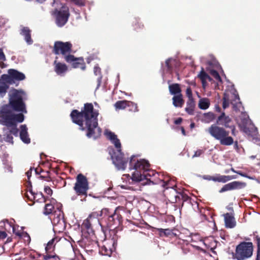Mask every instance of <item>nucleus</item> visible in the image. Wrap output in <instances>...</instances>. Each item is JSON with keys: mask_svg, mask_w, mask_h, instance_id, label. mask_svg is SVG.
I'll return each instance as SVG.
<instances>
[{"mask_svg": "<svg viewBox=\"0 0 260 260\" xmlns=\"http://www.w3.org/2000/svg\"><path fill=\"white\" fill-rule=\"evenodd\" d=\"M6 60L5 55L2 49L0 48V60L5 61Z\"/></svg>", "mask_w": 260, "mask_h": 260, "instance_id": "864d4df0", "label": "nucleus"}, {"mask_svg": "<svg viewBox=\"0 0 260 260\" xmlns=\"http://www.w3.org/2000/svg\"><path fill=\"white\" fill-rule=\"evenodd\" d=\"M233 96H234V100H233V101H231V104L233 106V109L234 110H236V105L239 103V104H240V102H239L240 101V98H239V96L238 94H233Z\"/></svg>", "mask_w": 260, "mask_h": 260, "instance_id": "37998d69", "label": "nucleus"}, {"mask_svg": "<svg viewBox=\"0 0 260 260\" xmlns=\"http://www.w3.org/2000/svg\"><path fill=\"white\" fill-rule=\"evenodd\" d=\"M72 44L70 42L56 41L54 43L52 52L56 55L61 54L65 59L68 55H71Z\"/></svg>", "mask_w": 260, "mask_h": 260, "instance_id": "9d476101", "label": "nucleus"}, {"mask_svg": "<svg viewBox=\"0 0 260 260\" xmlns=\"http://www.w3.org/2000/svg\"><path fill=\"white\" fill-rule=\"evenodd\" d=\"M114 107L116 110H123L127 107H131L130 111L136 112L138 111V107L136 104L131 101L126 100L118 101L114 104Z\"/></svg>", "mask_w": 260, "mask_h": 260, "instance_id": "dca6fc26", "label": "nucleus"}, {"mask_svg": "<svg viewBox=\"0 0 260 260\" xmlns=\"http://www.w3.org/2000/svg\"><path fill=\"white\" fill-rule=\"evenodd\" d=\"M68 2L73 3L75 5L78 6H84L85 5V2L84 0H69Z\"/></svg>", "mask_w": 260, "mask_h": 260, "instance_id": "a18cd8bd", "label": "nucleus"}, {"mask_svg": "<svg viewBox=\"0 0 260 260\" xmlns=\"http://www.w3.org/2000/svg\"><path fill=\"white\" fill-rule=\"evenodd\" d=\"M222 100H223L222 107L224 109H225L229 106V95L228 94L224 93Z\"/></svg>", "mask_w": 260, "mask_h": 260, "instance_id": "79ce46f5", "label": "nucleus"}, {"mask_svg": "<svg viewBox=\"0 0 260 260\" xmlns=\"http://www.w3.org/2000/svg\"><path fill=\"white\" fill-rule=\"evenodd\" d=\"M43 170L41 168H37L35 169V172L37 174H39L41 172H43Z\"/></svg>", "mask_w": 260, "mask_h": 260, "instance_id": "052dcab7", "label": "nucleus"}, {"mask_svg": "<svg viewBox=\"0 0 260 260\" xmlns=\"http://www.w3.org/2000/svg\"><path fill=\"white\" fill-rule=\"evenodd\" d=\"M100 216L102 217L99 221L102 227L111 228L113 226L115 229L122 223L121 215L116 210L114 212H112L108 208L103 209L101 211Z\"/></svg>", "mask_w": 260, "mask_h": 260, "instance_id": "39448f33", "label": "nucleus"}, {"mask_svg": "<svg viewBox=\"0 0 260 260\" xmlns=\"http://www.w3.org/2000/svg\"><path fill=\"white\" fill-rule=\"evenodd\" d=\"M57 57H56L55 60L54 61V71L57 75L63 76L68 70L67 66L64 63H61L57 61Z\"/></svg>", "mask_w": 260, "mask_h": 260, "instance_id": "6ab92c4d", "label": "nucleus"}, {"mask_svg": "<svg viewBox=\"0 0 260 260\" xmlns=\"http://www.w3.org/2000/svg\"><path fill=\"white\" fill-rule=\"evenodd\" d=\"M20 137L21 140L24 143L29 144L30 142V139L28 137L26 126L25 125H22L20 126Z\"/></svg>", "mask_w": 260, "mask_h": 260, "instance_id": "4be33fe9", "label": "nucleus"}, {"mask_svg": "<svg viewBox=\"0 0 260 260\" xmlns=\"http://www.w3.org/2000/svg\"><path fill=\"white\" fill-rule=\"evenodd\" d=\"M24 237H26L27 238V241L30 242V236L27 234V233H25V236H24Z\"/></svg>", "mask_w": 260, "mask_h": 260, "instance_id": "0e129e2a", "label": "nucleus"}, {"mask_svg": "<svg viewBox=\"0 0 260 260\" xmlns=\"http://www.w3.org/2000/svg\"><path fill=\"white\" fill-rule=\"evenodd\" d=\"M116 151H114L111 155L113 162L118 170H124L126 168L128 159L124 157V154L121 152L120 148H117Z\"/></svg>", "mask_w": 260, "mask_h": 260, "instance_id": "f8f14e48", "label": "nucleus"}, {"mask_svg": "<svg viewBox=\"0 0 260 260\" xmlns=\"http://www.w3.org/2000/svg\"><path fill=\"white\" fill-rule=\"evenodd\" d=\"M210 102L209 99L207 98H203L200 100L199 102V107L201 109L206 110L209 108Z\"/></svg>", "mask_w": 260, "mask_h": 260, "instance_id": "473e14b6", "label": "nucleus"}, {"mask_svg": "<svg viewBox=\"0 0 260 260\" xmlns=\"http://www.w3.org/2000/svg\"><path fill=\"white\" fill-rule=\"evenodd\" d=\"M89 189V184L87 178L82 174H78L76 177V182L74 190L78 196H87Z\"/></svg>", "mask_w": 260, "mask_h": 260, "instance_id": "6e6552de", "label": "nucleus"}, {"mask_svg": "<svg viewBox=\"0 0 260 260\" xmlns=\"http://www.w3.org/2000/svg\"><path fill=\"white\" fill-rule=\"evenodd\" d=\"M253 142L256 144L257 145L260 146V139L258 138H253Z\"/></svg>", "mask_w": 260, "mask_h": 260, "instance_id": "bf43d9fd", "label": "nucleus"}, {"mask_svg": "<svg viewBox=\"0 0 260 260\" xmlns=\"http://www.w3.org/2000/svg\"><path fill=\"white\" fill-rule=\"evenodd\" d=\"M52 15L55 18L56 24L58 27H62L67 23L70 16L69 8L66 4H63L60 9H55Z\"/></svg>", "mask_w": 260, "mask_h": 260, "instance_id": "0eeeda50", "label": "nucleus"}, {"mask_svg": "<svg viewBox=\"0 0 260 260\" xmlns=\"http://www.w3.org/2000/svg\"><path fill=\"white\" fill-rule=\"evenodd\" d=\"M10 119L8 122L3 123V125L10 127L9 132L11 135L17 136L19 130L17 128V123H21L24 121V116L23 113H18L15 116H9Z\"/></svg>", "mask_w": 260, "mask_h": 260, "instance_id": "9b49d317", "label": "nucleus"}, {"mask_svg": "<svg viewBox=\"0 0 260 260\" xmlns=\"http://www.w3.org/2000/svg\"><path fill=\"white\" fill-rule=\"evenodd\" d=\"M208 180H212L215 182L225 183L234 178L231 176L220 175L219 174L215 176L208 175L204 177Z\"/></svg>", "mask_w": 260, "mask_h": 260, "instance_id": "aec40b11", "label": "nucleus"}, {"mask_svg": "<svg viewBox=\"0 0 260 260\" xmlns=\"http://www.w3.org/2000/svg\"><path fill=\"white\" fill-rule=\"evenodd\" d=\"M182 118L179 117L174 121V123L177 125L180 124L182 122Z\"/></svg>", "mask_w": 260, "mask_h": 260, "instance_id": "13d9d810", "label": "nucleus"}, {"mask_svg": "<svg viewBox=\"0 0 260 260\" xmlns=\"http://www.w3.org/2000/svg\"><path fill=\"white\" fill-rule=\"evenodd\" d=\"M195 108V102L193 99H188L186 103L185 111L189 115H193Z\"/></svg>", "mask_w": 260, "mask_h": 260, "instance_id": "c85d7f7f", "label": "nucleus"}, {"mask_svg": "<svg viewBox=\"0 0 260 260\" xmlns=\"http://www.w3.org/2000/svg\"><path fill=\"white\" fill-rule=\"evenodd\" d=\"M181 132H182V134H183V135L186 136V133H185L184 128L182 126L181 127Z\"/></svg>", "mask_w": 260, "mask_h": 260, "instance_id": "680f3d73", "label": "nucleus"}, {"mask_svg": "<svg viewBox=\"0 0 260 260\" xmlns=\"http://www.w3.org/2000/svg\"><path fill=\"white\" fill-rule=\"evenodd\" d=\"M202 153L203 151L202 150H198L194 152V154L192 157H199L202 154Z\"/></svg>", "mask_w": 260, "mask_h": 260, "instance_id": "5fc2aeb1", "label": "nucleus"}, {"mask_svg": "<svg viewBox=\"0 0 260 260\" xmlns=\"http://www.w3.org/2000/svg\"><path fill=\"white\" fill-rule=\"evenodd\" d=\"M244 241L240 242L236 247L233 257L237 260H246L250 258L253 252V244L249 237H245Z\"/></svg>", "mask_w": 260, "mask_h": 260, "instance_id": "423d86ee", "label": "nucleus"}, {"mask_svg": "<svg viewBox=\"0 0 260 260\" xmlns=\"http://www.w3.org/2000/svg\"><path fill=\"white\" fill-rule=\"evenodd\" d=\"M30 30L28 27H23L21 30V35L24 37L25 41L28 44H31L33 42L31 38Z\"/></svg>", "mask_w": 260, "mask_h": 260, "instance_id": "a878e982", "label": "nucleus"}, {"mask_svg": "<svg viewBox=\"0 0 260 260\" xmlns=\"http://www.w3.org/2000/svg\"><path fill=\"white\" fill-rule=\"evenodd\" d=\"M93 72H94V74L96 75V76H99V78H98V82H99V85H100V82H101V80L102 79V75H101V68L99 67L98 65H96L94 66V69H93Z\"/></svg>", "mask_w": 260, "mask_h": 260, "instance_id": "58836bf2", "label": "nucleus"}, {"mask_svg": "<svg viewBox=\"0 0 260 260\" xmlns=\"http://www.w3.org/2000/svg\"><path fill=\"white\" fill-rule=\"evenodd\" d=\"M253 240L257 247L255 260H260V237L258 235H254Z\"/></svg>", "mask_w": 260, "mask_h": 260, "instance_id": "2f4dec72", "label": "nucleus"}, {"mask_svg": "<svg viewBox=\"0 0 260 260\" xmlns=\"http://www.w3.org/2000/svg\"><path fill=\"white\" fill-rule=\"evenodd\" d=\"M7 236V233L4 231H0V239H4L6 238Z\"/></svg>", "mask_w": 260, "mask_h": 260, "instance_id": "6e6d98bb", "label": "nucleus"}, {"mask_svg": "<svg viewBox=\"0 0 260 260\" xmlns=\"http://www.w3.org/2000/svg\"><path fill=\"white\" fill-rule=\"evenodd\" d=\"M211 75L217 80L221 81V77L217 71L214 70H212L210 71Z\"/></svg>", "mask_w": 260, "mask_h": 260, "instance_id": "49530a36", "label": "nucleus"}, {"mask_svg": "<svg viewBox=\"0 0 260 260\" xmlns=\"http://www.w3.org/2000/svg\"><path fill=\"white\" fill-rule=\"evenodd\" d=\"M31 172H32V168H30V169L26 173V175L27 177V179L29 180L30 179V177L31 176Z\"/></svg>", "mask_w": 260, "mask_h": 260, "instance_id": "4d7b16f0", "label": "nucleus"}, {"mask_svg": "<svg viewBox=\"0 0 260 260\" xmlns=\"http://www.w3.org/2000/svg\"><path fill=\"white\" fill-rule=\"evenodd\" d=\"M44 191L47 194L50 196H51L53 193L52 190L49 186H45L44 188Z\"/></svg>", "mask_w": 260, "mask_h": 260, "instance_id": "3c124183", "label": "nucleus"}, {"mask_svg": "<svg viewBox=\"0 0 260 260\" xmlns=\"http://www.w3.org/2000/svg\"><path fill=\"white\" fill-rule=\"evenodd\" d=\"M231 170H232V171H233V172L237 173H238V174H240V175H241L242 176H245L244 175H243V174H242V173H239V172H236V171H235V170H234L233 168H232V169H231Z\"/></svg>", "mask_w": 260, "mask_h": 260, "instance_id": "69168bd1", "label": "nucleus"}, {"mask_svg": "<svg viewBox=\"0 0 260 260\" xmlns=\"http://www.w3.org/2000/svg\"><path fill=\"white\" fill-rule=\"evenodd\" d=\"M65 61L68 63H71L74 68H80L84 70L86 65L82 57H75L73 55H68L65 57Z\"/></svg>", "mask_w": 260, "mask_h": 260, "instance_id": "4468645a", "label": "nucleus"}, {"mask_svg": "<svg viewBox=\"0 0 260 260\" xmlns=\"http://www.w3.org/2000/svg\"><path fill=\"white\" fill-rule=\"evenodd\" d=\"M216 110L218 112H220L221 109L218 106H217L216 107Z\"/></svg>", "mask_w": 260, "mask_h": 260, "instance_id": "338daca9", "label": "nucleus"}, {"mask_svg": "<svg viewBox=\"0 0 260 260\" xmlns=\"http://www.w3.org/2000/svg\"><path fill=\"white\" fill-rule=\"evenodd\" d=\"M157 230L159 232L160 236H165L169 237L173 234L172 231L169 229H157Z\"/></svg>", "mask_w": 260, "mask_h": 260, "instance_id": "e433bc0d", "label": "nucleus"}, {"mask_svg": "<svg viewBox=\"0 0 260 260\" xmlns=\"http://www.w3.org/2000/svg\"><path fill=\"white\" fill-rule=\"evenodd\" d=\"M198 77L201 80L203 83H204L207 79L209 81L211 80V78L204 71L203 68L202 69V71L198 75Z\"/></svg>", "mask_w": 260, "mask_h": 260, "instance_id": "c9c22d12", "label": "nucleus"}, {"mask_svg": "<svg viewBox=\"0 0 260 260\" xmlns=\"http://www.w3.org/2000/svg\"><path fill=\"white\" fill-rule=\"evenodd\" d=\"M25 186L26 187V190H27V192L29 191L31 195L32 196L33 194V193H34V192L32 191V185H31V183L30 181H28L27 182H26V184H25Z\"/></svg>", "mask_w": 260, "mask_h": 260, "instance_id": "de8ad7c7", "label": "nucleus"}, {"mask_svg": "<svg viewBox=\"0 0 260 260\" xmlns=\"http://www.w3.org/2000/svg\"><path fill=\"white\" fill-rule=\"evenodd\" d=\"M229 209L231 210L232 212L225 213L223 215L225 226L226 228L233 229L236 225V221L234 217L233 209L232 208H229Z\"/></svg>", "mask_w": 260, "mask_h": 260, "instance_id": "f3484780", "label": "nucleus"}, {"mask_svg": "<svg viewBox=\"0 0 260 260\" xmlns=\"http://www.w3.org/2000/svg\"><path fill=\"white\" fill-rule=\"evenodd\" d=\"M55 239L53 238L50 240L45 247V250L47 253H50L54 250L55 245L54 244Z\"/></svg>", "mask_w": 260, "mask_h": 260, "instance_id": "4c0bfd02", "label": "nucleus"}, {"mask_svg": "<svg viewBox=\"0 0 260 260\" xmlns=\"http://www.w3.org/2000/svg\"><path fill=\"white\" fill-rule=\"evenodd\" d=\"M2 84L0 85V95L2 97L4 96L7 92V90L9 87V84L4 81L1 82Z\"/></svg>", "mask_w": 260, "mask_h": 260, "instance_id": "f704fd0d", "label": "nucleus"}, {"mask_svg": "<svg viewBox=\"0 0 260 260\" xmlns=\"http://www.w3.org/2000/svg\"><path fill=\"white\" fill-rule=\"evenodd\" d=\"M204 117L208 120V122L212 121L215 119V115L212 112L204 114Z\"/></svg>", "mask_w": 260, "mask_h": 260, "instance_id": "c03bdc74", "label": "nucleus"}, {"mask_svg": "<svg viewBox=\"0 0 260 260\" xmlns=\"http://www.w3.org/2000/svg\"><path fill=\"white\" fill-rule=\"evenodd\" d=\"M55 257H57V256L56 255H51V254H47L44 256V259L45 260H49V259H50L51 258H54Z\"/></svg>", "mask_w": 260, "mask_h": 260, "instance_id": "603ef678", "label": "nucleus"}, {"mask_svg": "<svg viewBox=\"0 0 260 260\" xmlns=\"http://www.w3.org/2000/svg\"><path fill=\"white\" fill-rule=\"evenodd\" d=\"M189 199V197L184 193H179V194L175 196V202H178L180 200L183 202L187 201Z\"/></svg>", "mask_w": 260, "mask_h": 260, "instance_id": "ea45409f", "label": "nucleus"}, {"mask_svg": "<svg viewBox=\"0 0 260 260\" xmlns=\"http://www.w3.org/2000/svg\"><path fill=\"white\" fill-rule=\"evenodd\" d=\"M247 186L246 182L234 181L225 184L219 191L220 193L232 190H240L244 188Z\"/></svg>", "mask_w": 260, "mask_h": 260, "instance_id": "2eb2a0df", "label": "nucleus"}, {"mask_svg": "<svg viewBox=\"0 0 260 260\" xmlns=\"http://www.w3.org/2000/svg\"><path fill=\"white\" fill-rule=\"evenodd\" d=\"M6 141L13 143V137L10 134H7L6 136Z\"/></svg>", "mask_w": 260, "mask_h": 260, "instance_id": "8fccbe9b", "label": "nucleus"}, {"mask_svg": "<svg viewBox=\"0 0 260 260\" xmlns=\"http://www.w3.org/2000/svg\"><path fill=\"white\" fill-rule=\"evenodd\" d=\"M232 119L226 115L224 112H222L217 117L216 124H213L209 127L207 132L215 140L219 141L221 145H232L234 143V138L230 135V131L225 128L231 129L232 135L235 136L236 126L232 124Z\"/></svg>", "mask_w": 260, "mask_h": 260, "instance_id": "f03ea898", "label": "nucleus"}, {"mask_svg": "<svg viewBox=\"0 0 260 260\" xmlns=\"http://www.w3.org/2000/svg\"><path fill=\"white\" fill-rule=\"evenodd\" d=\"M107 137L114 144L116 148H121L120 140L117 138V136L113 132L109 131L106 133Z\"/></svg>", "mask_w": 260, "mask_h": 260, "instance_id": "b1692460", "label": "nucleus"}, {"mask_svg": "<svg viewBox=\"0 0 260 260\" xmlns=\"http://www.w3.org/2000/svg\"><path fill=\"white\" fill-rule=\"evenodd\" d=\"M161 185L165 189L176 187V183L174 179L169 177H166L163 179H160Z\"/></svg>", "mask_w": 260, "mask_h": 260, "instance_id": "412c9836", "label": "nucleus"}, {"mask_svg": "<svg viewBox=\"0 0 260 260\" xmlns=\"http://www.w3.org/2000/svg\"><path fill=\"white\" fill-rule=\"evenodd\" d=\"M134 30L139 32L143 29L144 26L140 21V19L135 18L132 22Z\"/></svg>", "mask_w": 260, "mask_h": 260, "instance_id": "c756f323", "label": "nucleus"}, {"mask_svg": "<svg viewBox=\"0 0 260 260\" xmlns=\"http://www.w3.org/2000/svg\"><path fill=\"white\" fill-rule=\"evenodd\" d=\"M91 216H89L87 219H85L81 226V228L83 230H87V232L89 233L92 231L91 223L90 221Z\"/></svg>", "mask_w": 260, "mask_h": 260, "instance_id": "7c9ffc66", "label": "nucleus"}, {"mask_svg": "<svg viewBox=\"0 0 260 260\" xmlns=\"http://www.w3.org/2000/svg\"><path fill=\"white\" fill-rule=\"evenodd\" d=\"M194 126V123H191L190 124V127H191V128H192V127H193Z\"/></svg>", "mask_w": 260, "mask_h": 260, "instance_id": "774afa93", "label": "nucleus"}, {"mask_svg": "<svg viewBox=\"0 0 260 260\" xmlns=\"http://www.w3.org/2000/svg\"><path fill=\"white\" fill-rule=\"evenodd\" d=\"M169 90L171 95H176L182 94L180 85L178 83H173L169 85Z\"/></svg>", "mask_w": 260, "mask_h": 260, "instance_id": "bb28decb", "label": "nucleus"}, {"mask_svg": "<svg viewBox=\"0 0 260 260\" xmlns=\"http://www.w3.org/2000/svg\"><path fill=\"white\" fill-rule=\"evenodd\" d=\"M173 105L175 107L182 108L184 104L182 94L174 95L172 98Z\"/></svg>", "mask_w": 260, "mask_h": 260, "instance_id": "393cba45", "label": "nucleus"}, {"mask_svg": "<svg viewBox=\"0 0 260 260\" xmlns=\"http://www.w3.org/2000/svg\"><path fill=\"white\" fill-rule=\"evenodd\" d=\"M56 210V209L55 208L52 204L48 203L45 206L43 213L46 215L49 214L52 215L53 212Z\"/></svg>", "mask_w": 260, "mask_h": 260, "instance_id": "72a5a7b5", "label": "nucleus"}, {"mask_svg": "<svg viewBox=\"0 0 260 260\" xmlns=\"http://www.w3.org/2000/svg\"><path fill=\"white\" fill-rule=\"evenodd\" d=\"M99 111L94 109L92 103L84 104L81 111L73 110L70 117L72 121L78 124L82 131L87 129L86 136L88 138H98L101 134V129L98 127Z\"/></svg>", "mask_w": 260, "mask_h": 260, "instance_id": "f257e3e1", "label": "nucleus"}, {"mask_svg": "<svg viewBox=\"0 0 260 260\" xmlns=\"http://www.w3.org/2000/svg\"><path fill=\"white\" fill-rule=\"evenodd\" d=\"M116 242L113 239H107L99 245V252L103 255L110 256L116 249Z\"/></svg>", "mask_w": 260, "mask_h": 260, "instance_id": "ddd939ff", "label": "nucleus"}, {"mask_svg": "<svg viewBox=\"0 0 260 260\" xmlns=\"http://www.w3.org/2000/svg\"><path fill=\"white\" fill-rule=\"evenodd\" d=\"M172 61H175V60L171 58L167 59L165 61L166 66L169 72H171L173 70V66L172 65Z\"/></svg>", "mask_w": 260, "mask_h": 260, "instance_id": "a19ab883", "label": "nucleus"}, {"mask_svg": "<svg viewBox=\"0 0 260 260\" xmlns=\"http://www.w3.org/2000/svg\"><path fill=\"white\" fill-rule=\"evenodd\" d=\"M52 223L55 225L64 224V214L63 211L59 208H57L56 210L53 212L50 217Z\"/></svg>", "mask_w": 260, "mask_h": 260, "instance_id": "a211bd4d", "label": "nucleus"}, {"mask_svg": "<svg viewBox=\"0 0 260 260\" xmlns=\"http://www.w3.org/2000/svg\"><path fill=\"white\" fill-rule=\"evenodd\" d=\"M8 74L1 76V80L10 85L15 84L16 81H20L25 79V75L18 71L11 69L8 71Z\"/></svg>", "mask_w": 260, "mask_h": 260, "instance_id": "1a4fd4ad", "label": "nucleus"}, {"mask_svg": "<svg viewBox=\"0 0 260 260\" xmlns=\"http://www.w3.org/2000/svg\"><path fill=\"white\" fill-rule=\"evenodd\" d=\"M46 173L47 174V175H46V176L41 175L40 176V177L41 178H45L48 177V176H49V171H47Z\"/></svg>", "mask_w": 260, "mask_h": 260, "instance_id": "e2e57ef3", "label": "nucleus"}, {"mask_svg": "<svg viewBox=\"0 0 260 260\" xmlns=\"http://www.w3.org/2000/svg\"><path fill=\"white\" fill-rule=\"evenodd\" d=\"M186 94L188 99H193L192 97V90L190 87H188L186 88Z\"/></svg>", "mask_w": 260, "mask_h": 260, "instance_id": "09e8293b", "label": "nucleus"}, {"mask_svg": "<svg viewBox=\"0 0 260 260\" xmlns=\"http://www.w3.org/2000/svg\"><path fill=\"white\" fill-rule=\"evenodd\" d=\"M9 116L4 106H2L0 107V124L3 125L4 123L8 122L11 119Z\"/></svg>", "mask_w": 260, "mask_h": 260, "instance_id": "5701e85b", "label": "nucleus"}, {"mask_svg": "<svg viewBox=\"0 0 260 260\" xmlns=\"http://www.w3.org/2000/svg\"><path fill=\"white\" fill-rule=\"evenodd\" d=\"M138 156L132 155L129 162V170H134L132 173V180L137 182L142 181V184L143 185L155 184L150 178H149L154 175L153 171L149 169V162L145 159H138Z\"/></svg>", "mask_w": 260, "mask_h": 260, "instance_id": "7ed1b4c3", "label": "nucleus"}, {"mask_svg": "<svg viewBox=\"0 0 260 260\" xmlns=\"http://www.w3.org/2000/svg\"><path fill=\"white\" fill-rule=\"evenodd\" d=\"M25 92L22 89H17L12 88L8 93V103L3 105L8 114L15 116L14 112L26 113V105L24 102Z\"/></svg>", "mask_w": 260, "mask_h": 260, "instance_id": "20e7f679", "label": "nucleus"}, {"mask_svg": "<svg viewBox=\"0 0 260 260\" xmlns=\"http://www.w3.org/2000/svg\"><path fill=\"white\" fill-rule=\"evenodd\" d=\"M26 197L30 201H32V200H36L37 202H40V203H44L46 201V199L43 195V194L42 192H37L35 193L34 192L33 194L31 196V197L30 198L29 197L27 194L26 195Z\"/></svg>", "mask_w": 260, "mask_h": 260, "instance_id": "cd10ccee", "label": "nucleus"}]
</instances>
